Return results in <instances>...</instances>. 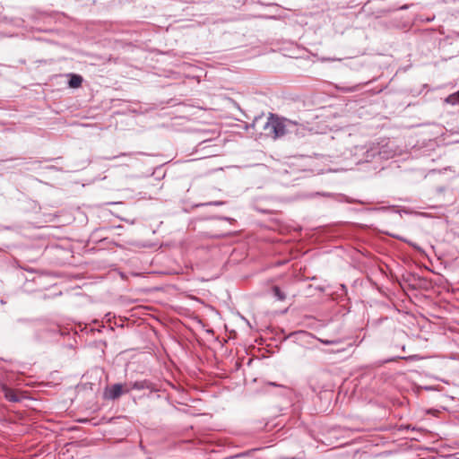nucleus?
Segmentation results:
<instances>
[{
    "label": "nucleus",
    "instance_id": "1",
    "mask_svg": "<svg viewBox=\"0 0 459 459\" xmlns=\"http://www.w3.org/2000/svg\"><path fill=\"white\" fill-rule=\"evenodd\" d=\"M294 126L295 124L292 121L287 119H280L274 117L272 115L267 123L265 124L264 129L273 138H278L290 133Z\"/></svg>",
    "mask_w": 459,
    "mask_h": 459
},
{
    "label": "nucleus",
    "instance_id": "2",
    "mask_svg": "<svg viewBox=\"0 0 459 459\" xmlns=\"http://www.w3.org/2000/svg\"><path fill=\"white\" fill-rule=\"evenodd\" d=\"M127 392H129V389L125 388L124 385L115 384L106 389L104 395L107 399L115 400Z\"/></svg>",
    "mask_w": 459,
    "mask_h": 459
},
{
    "label": "nucleus",
    "instance_id": "3",
    "mask_svg": "<svg viewBox=\"0 0 459 459\" xmlns=\"http://www.w3.org/2000/svg\"><path fill=\"white\" fill-rule=\"evenodd\" d=\"M2 389H3L4 397L8 401L13 402V403H17V402L21 401L22 395L15 390H13L5 385H4Z\"/></svg>",
    "mask_w": 459,
    "mask_h": 459
},
{
    "label": "nucleus",
    "instance_id": "4",
    "mask_svg": "<svg viewBox=\"0 0 459 459\" xmlns=\"http://www.w3.org/2000/svg\"><path fill=\"white\" fill-rule=\"evenodd\" d=\"M82 77L78 74H71L70 80H69V86L71 88H78L82 85Z\"/></svg>",
    "mask_w": 459,
    "mask_h": 459
},
{
    "label": "nucleus",
    "instance_id": "5",
    "mask_svg": "<svg viewBox=\"0 0 459 459\" xmlns=\"http://www.w3.org/2000/svg\"><path fill=\"white\" fill-rule=\"evenodd\" d=\"M446 102L452 105L459 103V91L454 94L449 95L446 99Z\"/></svg>",
    "mask_w": 459,
    "mask_h": 459
},
{
    "label": "nucleus",
    "instance_id": "6",
    "mask_svg": "<svg viewBox=\"0 0 459 459\" xmlns=\"http://www.w3.org/2000/svg\"><path fill=\"white\" fill-rule=\"evenodd\" d=\"M273 292L279 300H283L285 299V295L282 293L279 287L274 286L273 288Z\"/></svg>",
    "mask_w": 459,
    "mask_h": 459
},
{
    "label": "nucleus",
    "instance_id": "7",
    "mask_svg": "<svg viewBox=\"0 0 459 459\" xmlns=\"http://www.w3.org/2000/svg\"><path fill=\"white\" fill-rule=\"evenodd\" d=\"M142 386L138 383H134L133 388L140 389Z\"/></svg>",
    "mask_w": 459,
    "mask_h": 459
},
{
    "label": "nucleus",
    "instance_id": "8",
    "mask_svg": "<svg viewBox=\"0 0 459 459\" xmlns=\"http://www.w3.org/2000/svg\"><path fill=\"white\" fill-rule=\"evenodd\" d=\"M212 204H214V205H221V204H223V203L222 202H214V203H212Z\"/></svg>",
    "mask_w": 459,
    "mask_h": 459
},
{
    "label": "nucleus",
    "instance_id": "9",
    "mask_svg": "<svg viewBox=\"0 0 459 459\" xmlns=\"http://www.w3.org/2000/svg\"><path fill=\"white\" fill-rule=\"evenodd\" d=\"M323 343L325 344H329V343H333V342H330V341H321Z\"/></svg>",
    "mask_w": 459,
    "mask_h": 459
}]
</instances>
